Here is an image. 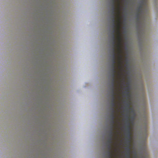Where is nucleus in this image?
Listing matches in <instances>:
<instances>
[{"label":"nucleus","mask_w":158,"mask_h":158,"mask_svg":"<svg viewBox=\"0 0 158 158\" xmlns=\"http://www.w3.org/2000/svg\"><path fill=\"white\" fill-rule=\"evenodd\" d=\"M114 13L116 10H112ZM118 11V13L116 15V16L117 18V24L116 25L115 22L116 19H115L114 16H113L112 26V28L113 31L111 33L112 34V46H113V33L114 30L115 32L114 33L115 37V47L117 49L118 51V54L119 57V62L120 64H121V61L122 57L121 56L122 50L121 47L122 46V38L121 37V33L120 31L121 27V17L120 14V11L121 10H117Z\"/></svg>","instance_id":"obj_1"},{"label":"nucleus","mask_w":158,"mask_h":158,"mask_svg":"<svg viewBox=\"0 0 158 158\" xmlns=\"http://www.w3.org/2000/svg\"><path fill=\"white\" fill-rule=\"evenodd\" d=\"M115 32L114 30L113 31V46H112V59H116V55L117 54L118 57H117V59H118V69H119V71H118L117 73H118V77L119 78H120L123 75V73L122 72V71L123 70V66H122V59L123 57H122V59L121 61V64H120L119 62V57H118V51L117 50V54L115 53V37L114 35V33ZM121 56L122 55H121Z\"/></svg>","instance_id":"obj_2"},{"label":"nucleus","mask_w":158,"mask_h":158,"mask_svg":"<svg viewBox=\"0 0 158 158\" xmlns=\"http://www.w3.org/2000/svg\"><path fill=\"white\" fill-rule=\"evenodd\" d=\"M129 114L128 113H127L126 115V118H127V120L128 122L127 124V136L128 138V147L126 148L128 152V158H130V155L131 153V149L130 148V140L131 139V127L130 126V123L129 122V117L128 116Z\"/></svg>","instance_id":"obj_3"},{"label":"nucleus","mask_w":158,"mask_h":158,"mask_svg":"<svg viewBox=\"0 0 158 158\" xmlns=\"http://www.w3.org/2000/svg\"><path fill=\"white\" fill-rule=\"evenodd\" d=\"M113 143V141L110 142V140H108L107 143V158H111V157L113 156L112 151V144Z\"/></svg>","instance_id":"obj_4"},{"label":"nucleus","mask_w":158,"mask_h":158,"mask_svg":"<svg viewBox=\"0 0 158 158\" xmlns=\"http://www.w3.org/2000/svg\"><path fill=\"white\" fill-rule=\"evenodd\" d=\"M122 0H112L111 3L112 5L113 8L111 10H121L119 9H115V6L117 5H120V4L121 1Z\"/></svg>","instance_id":"obj_5"},{"label":"nucleus","mask_w":158,"mask_h":158,"mask_svg":"<svg viewBox=\"0 0 158 158\" xmlns=\"http://www.w3.org/2000/svg\"><path fill=\"white\" fill-rule=\"evenodd\" d=\"M147 2V0H141L139 1L138 4L139 5V7L138 10H141L143 7L146 5Z\"/></svg>","instance_id":"obj_6"},{"label":"nucleus","mask_w":158,"mask_h":158,"mask_svg":"<svg viewBox=\"0 0 158 158\" xmlns=\"http://www.w3.org/2000/svg\"><path fill=\"white\" fill-rule=\"evenodd\" d=\"M112 79L111 80L112 82H115L116 79H115V73L117 72L116 71V69H113L112 70Z\"/></svg>","instance_id":"obj_7"},{"label":"nucleus","mask_w":158,"mask_h":158,"mask_svg":"<svg viewBox=\"0 0 158 158\" xmlns=\"http://www.w3.org/2000/svg\"><path fill=\"white\" fill-rule=\"evenodd\" d=\"M111 82V96H114L115 94H116L114 90V85L115 82Z\"/></svg>","instance_id":"obj_8"},{"label":"nucleus","mask_w":158,"mask_h":158,"mask_svg":"<svg viewBox=\"0 0 158 158\" xmlns=\"http://www.w3.org/2000/svg\"><path fill=\"white\" fill-rule=\"evenodd\" d=\"M111 111H112L111 114V119H112V121L113 122V119H114L115 118L114 114L115 112V110H111Z\"/></svg>","instance_id":"obj_9"},{"label":"nucleus","mask_w":158,"mask_h":158,"mask_svg":"<svg viewBox=\"0 0 158 158\" xmlns=\"http://www.w3.org/2000/svg\"><path fill=\"white\" fill-rule=\"evenodd\" d=\"M114 128H110V131L109 132V136L113 137V135L114 134V133L113 131V130Z\"/></svg>","instance_id":"obj_10"},{"label":"nucleus","mask_w":158,"mask_h":158,"mask_svg":"<svg viewBox=\"0 0 158 158\" xmlns=\"http://www.w3.org/2000/svg\"><path fill=\"white\" fill-rule=\"evenodd\" d=\"M114 120V119H113L114 122H113L112 119H111V121L110 122V128H114L115 127L114 125V124L115 123V122Z\"/></svg>","instance_id":"obj_11"},{"label":"nucleus","mask_w":158,"mask_h":158,"mask_svg":"<svg viewBox=\"0 0 158 158\" xmlns=\"http://www.w3.org/2000/svg\"><path fill=\"white\" fill-rule=\"evenodd\" d=\"M111 110H115L114 108L116 106V104L115 102H111Z\"/></svg>","instance_id":"obj_12"},{"label":"nucleus","mask_w":158,"mask_h":158,"mask_svg":"<svg viewBox=\"0 0 158 158\" xmlns=\"http://www.w3.org/2000/svg\"><path fill=\"white\" fill-rule=\"evenodd\" d=\"M124 89H125V93L127 95H129V92L128 90L130 89V87L128 86L126 88H125Z\"/></svg>","instance_id":"obj_13"},{"label":"nucleus","mask_w":158,"mask_h":158,"mask_svg":"<svg viewBox=\"0 0 158 158\" xmlns=\"http://www.w3.org/2000/svg\"><path fill=\"white\" fill-rule=\"evenodd\" d=\"M126 106L127 108H129L130 110H131L132 112H134L133 109L130 106V102H128L127 103Z\"/></svg>","instance_id":"obj_14"},{"label":"nucleus","mask_w":158,"mask_h":158,"mask_svg":"<svg viewBox=\"0 0 158 158\" xmlns=\"http://www.w3.org/2000/svg\"><path fill=\"white\" fill-rule=\"evenodd\" d=\"M137 20L139 21L142 19V16L141 14L138 13L136 16Z\"/></svg>","instance_id":"obj_15"},{"label":"nucleus","mask_w":158,"mask_h":158,"mask_svg":"<svg viewBox=\"0 0 158 158\" xmlns=\"http://www.w3.org/2000/svg\"><path fill=\"white\" fill-rule=\"evenodd\" d=\"M115 60L116 59H112V65H115V64L116 63V61Z\"/></svg>","instance_id":"obj_16"},{"label":"nucleus","mask_w":158,"mask_h":158,"mask_svg":"<svg viewBox=\"0 0 158 158\" xmlns=\"http://www.w3.org/2000/svg\"><path fill=\"white\" fill-rule=\"evenodd\" d=\"M115 101V98L114 96H111V102Z\"/></svg>","instance_id":"obj_17"},{"label":"nucleus","mask_w":158,"mask_h":158,"mask_svg":"<svg viewBox=\"0 0 158 158\" xmlns=\"http://www.w3.org/2000/svg\"><path fill=\"white\" fill-rule=\"evenodd\" d=\"M108 140H110V142H111V141H113V137L109 136Z\"/></svg>","instance_id":"obj_18"},{"label":"nucleus","mask_w":158,"mask_h":158,"mask_svg":"<svg viewBox=\"0 0 158 158\" xmlns=\"http://www.w3.org/2000/svg\"><path fill=\"white\" fill-rule=\"evenodd\" d=\"M120 80H121V82L122 83V84H123V85H124V79L123 78L122 79H121Z\"/></svg>","instance_id":"obj_19"},{"label":"nucleus","mask_w":158,"mask_h":158,"mask_svg":"<svg viewBox=\"0 0 158 158\" xmlns=\"http://www.w3.org/2000/svg\"><path fill=\"white\" fill-rule=\"evenodd\" d=\"M112 69H116V67L115 65H112Z\"/></svg>","instance_id":"obj_20"},{"label":"nucleus","mask_w":158,"mask_h":158,"mask_svg":"<svg viewBox=\"0 0 158 158\" xmlns=\"http://www.w3.org/2000/svg\"><path fill=\"white\" fill-rule=\"evenodd\" d=\"M131 119H132V122H133V120H134V118H132Z\"/></svg>","instance_id":"obj_21"},{"label":"nucleus","mask_w":158,"mask_h":158,"mask_svg":"<svg viewBox=\"0 0 158 158\" xmlns=\"http://www.w3.org/2000/svg\"><path fill=\"white\" fill-rule=\"evenodd\" d=\"M118 99H120V97L119 96V95H118Z\"/></svg>","instance_id":"obj_22"},{"label":"nucleus","mask_w":158,"mask_h":158,"mask_svg":"<svg viewBox=\"0 0 158 158\" xmlns=\"http://www.w3.org/2000/svg\"><path fill=\"white\" fill-rule=\"evenodd\" d=\"M135 155L136 156V153L135 152Z\"/></svg>","instance_id":"obj_23"},{"label":"nucleus","mask_w":158,"mask_h":158,"mask_svg":"<svg viewBox=\"0 0 158 158\" xmlns=\"http://www.w3.org/2000/svg\"><path fill=\"white\" fill-rule=\"evenodd\" d=\"M127 85H129V83H127Z\"/></svg>","instance_id":"obj_24"},{"label":"nucleus","mask_w":158,"mask_h":158,"mask_svg":"<svg viewBox=\"0 0 158 158\" xmlns=\"http://www.w3.org/2000/svg\"><path fill=\"white\" fill-rule=\"evenodd\" d=\"M135 158H137L136 156H135Z\"/></svg>","instance_id":"obj_25"}]
</instances>
